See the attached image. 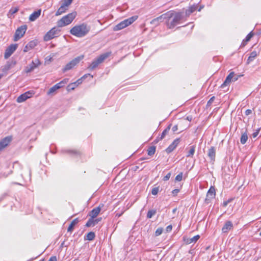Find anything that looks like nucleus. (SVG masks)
<instances>
[{
	"mask_svg": "<svg viewBox=\"0 0 261 261\" xmlns=\"http://www.w3.org/2000/svg\"><path fill=\"white\" fill-rule=\"evenodd\" d=\"M168 14L167 13L164 14L156 18L153 19L150 22L151 24H155V21H162L163 19H167Z\"/></svg>",
	"mask_w": 261,
	"mask_h": 261,
	"instance_id": "aec40b11",
	"label": "nucleus"
},
{
	"mask_svg": "<svg viewBox=\"0 0 261 261\" xmlns=\"http://www.w3.org/2000/svg\"><path fill=\"white\" fill-rule=\"evenodd\" d=\"M16 64V62L15 61H8L6 64L3 67V71L6 72L14 67Z\"/></svg>",
	"mask_w": 261,
	"mask_h": 261,
	"instance_id": "ddd939ff",
	"label": "nucleus"
},
{
	"mask_svg": "<svg viewBox=\"0 0 261 261\" xmlns=\"http://www.w3.org/2000/svg\"><path fill=\"white\" fill-rule=\"evenodd\" d=\"M259 231H260L259 236H261V227H260V228L259 229Z\"/></svg>",
	"mask_w": 261,
	"mask_h": 261,
	"instance_id": "69168bd1",
	"label": "nucleus"
},
{
	"mask_svg": "<svg viewBox=\"0 0 261 261\" xmlns=\"http://www.w3.org/2000/svg\"><path fill=\"white\" fill-rule=\"evenodd\" d=\"M207 155L212 161L215 160L216 156V149L214 147H211L208 151Z\"/></svg>",
	"mask_w": 261,
	"mask_h": 261,
	"instance_id": "6ab92c4d",
	"label": "nucleus"
},
{
	"mask_svg": "<svg viewBox=\"0 0 261 261\" xmlns=\"http://www.w3.org/2000/svg\"><path fill=\"white\" fill-rule=\"evenodd\" d=\"M159 21H155V24H153L156 26V25H159Z\"/></svg>",
	"mask_w": 261,
	"mask_h": 261,
	"instance_id": "0e129e2a",
	"label": "nucleus"
},
{
	"mask_svg": "<svg viewBox=\"0 0 261 261\" xmlns=\"http://www.w3.org/2000/svg\"><path fill=\"white\" fill-rule=\"evenodd\" d=\"M84 55H81L73 59L66 65V66L63 69V72H65L72 69L74 67L77 65L80 62L84 59Z\"/></svg>",
	"mask_w": 261,
	"mask_h": 261,
	"instance_id": "39448f33",
	"label": "nucleus"
},
{
	"mask_svg": "<svg viewBox=\"0 0 261 261\" xmlns=\"http://www.w3.org/2000/svg\"><path fill=\"white\" fill-rule=\"evenodd\" d=\"M38 41L37 40H32L30 41L27 45L31 49L34 48L38 44Z\"/></svg>",
	"mask_w": 261,
	"mask_h": 261,
	"instance_id": "c756f323",
	"label": "nucleus"
},
{
	"mask_svg": "<svg viewBox=\"0 0 261 261\" xmlns=\"http://www.w3.org/2000/svg\"><path fill=\"white\" fill-rule=\"evenodd\" d=\"M260 128H257V129L255 130V131L252 134V137L253 138H255L257 136V135H258L259 134V132L260 131Z\"/></svg>",
	"mask_w": 261,
	"mask_h": 261,
	"instance_id": "c03bdc74",
	"label": "nucleus"
},
{
	"mask_svg": "<svg viewBox=\"0 0 261 261\" xmlns=\"http://www.w3.org/2000/svg\"><path fill=\"white\" fill-rule=\"evenodd\" d=\"M48 261H57V257L56 256H51L49 259L48 260Z\"/></svg>",
	"mask_w": 261,
	"mask_h": 261,
	"instance_id": "5fc2aeb1",
	"label": "nucleus"
},
{
	"mask_svg": "<svg viewBox=\"0 0 261 261\" xmlns=\"http://www.w3.org/2000/svg\"><path fill=\"white\" fill-rule=\"evenodd\" d=\"M12 140L11 136H8L2 139L0 141V151L2 150L7 147Z\"/></svg>",
	"mask_w": 261,
	"mask_h": 261,
	"instance_id": "9b49d317",
	"label": "nucleus"
},
{
	"mask_svg": "<svg viewBox=\"0 0 261 261\" xmlns=\"http://www.w3.org/2000/svg\"><path fill=\"white\" fill-rule=\"evenodd\" d=\"M30 50H31V48H29V47L28 46V45L27 44L25 47H24V49H23V51L24 52H28V51H29Z\"/></svg>",
	"mask_w": 261,
	"mask_h": 261,
	"instance_id": "8fccbe9b",
	"label": "nucleus"
},
{
	"mask_svg": "<svg viewBox=\"0 0 261 261\" xmlns=\"http://www.w3.org/2000/svg\"><path fill=\"white\" fill-rule=\"evenodd\" d=\"M247 140H248V135L247 134V133L245 132L244 133L242 134V135L241 136L240 142L242 144H244L246 143Z\"/></svg>",
	"mask_w": 261,
	"mask_h": 261,
	"instance_id": "c85d7f7f",
	"label": "nucleus"
},
{
	"mask_svg": "<svg viewBox=\"0 0 261 261\" xmlns=\"http://www.w3.org/2000/svg\"><path fill=\"white\" fill-rule=\"evenodd\" d=\"M58 89H59L58 86L54 85L53 87H52L49 89V90L47 92V94L51 95Z\"/></svg>",
	"mask_w": 261,
	"mask_h": 261,
	"instance_id": "473e14b6",
	"label": "nucleus"
},
{
	"mask_svg": "<svg viewBox=\"0 0 261 261\" xmlns=\"http://www.w3.org/2000/svg\"><path fill=\"white\" fill-rule=\"evenodd\" d=\"M95 237V233L93 232H90L87 234L86 239L89 241L93 240Z\"/></svg>",
	"mask_w": 261,
	"mask_h": 261,
	"instance_id": "2f4dec72",
	"label": "nucleus"
},
{
	"mask_svg": "<svg viewBox=\"0 0 261 261\" xmlns=\"http://www.w3.org/2000/svg\"><path fill=\"white\" fill-rule=\"evenodd\" d=\"M156 211L155 210H149L147 214V217L148 218H151L156 214Z\"/></svg>",
	"mask_w": 261,
	"mask_h": 261,
	"instance_id": "72a5a7b5",
	"label": "nucleus"
},
{
	"mask_svg": "<svg viewBox=\"0 0 261 261\" xmlns=\"http://www.w3.org/2000/svg\"><path fill=\"white\" fill-rule=\"evenodd\" d=\"M177 129H178V126L176 125L173 126V127L172 128L173 132H176L177 130Z\"/></svg>",
	"mask_w": 261,
	"mask_h": 261,
	"instance_id": "052dcab7",
	"label": "nucleus"
},
{
	"mask_svg": "<svg viewBox=\"0 0 261 261\" xmlns=\"http://www.w3.org/2000/svg\"><path fill=\"white\" fill-rule=\"evenodd\" d=\"M163 229L162 227L158 228L155 232V236H159L161 235L163 232Z\"/></svg>",
	"mask_w": 261,
	"mask_h": 261,
	"instance_id": "ea45409f",
	"label": "nucleus"
},
{
	"mask_svg": "<svg viewBox=\"0 0 261 261\" xmlns=\"http://www.w3.org/2000/svg\"><path fill=\"white\" fill-rule=\"evenodd\" d=\"M19 9L18 7H12L9 11L8 13V16L9 18H11L12 16L18 12Z\"/></svg>",
	"mask_w": 261,
	"mask_h": 261,
	"instance_id": "393cba45",
	"label": "nucleus"
},
{
	"mask_svg": "<svg viewBox=\"0 0 261 261\" xmlns=\"http://www.w3.org/2000/svg\"><path fill=\"white\" fill-rule=\"evenodd\" d=\"M187 119L189 120V119H190V118L187 117Z\"/></svg>",
	"mask_w": 261,
	"mask_h": 261,
	"instance_id": "774afa93",
	"label": "nucleus"
},
{
	"mask_svg": "<svg viewBox=\"0 0 261 261\" xmlns=\"http://www.w3.org/2000/svg\"><path fill=\"white\" fill-rule=\"evenodd\" d=\"M216 195L215 189L214 187L211 186L209 189L207 194L206 198H205V201H209L212 199H213Z\"/></svg>",
	"mask_w": 261,
	"mask_h": 261,
	"instance_id": "f8f14e48",
	"label": "nucleus"
},
{
	"mask_svg": "<svg viewBox=\"0 0 261 261\" xmlns=\"http://www.w3.org/2000/svg\"><path fill=\"white\" fill-rule=\"evenodd\" d=\"M68 81V79H64L63 80H62V81H61V84H62L63 86L66 84Z\"/></svg>",
	"mask_w": 261,
	"mask_h": 261,
	"instance_id": "603ef678",
	"label": "nucleus"
},
{
	"mask_svg": "<svg viewBox=\"0 0 261 261\" xmlns=\"http://www.w3.org/2000/svg\"><path fill=\"white\" fill-rule=\"evenodd\" d=\"M100 208L99 206L93 208L90 213V216L92 218H95L97 217V216L99 214L100 212Z\"/></svg>",
	"mask_w": 261,
	"mask_h": 261,
	"instance_id": "412c9836",
	"label": "nucleus"
},
{
	"mask_svg": "<svg viewBox=\"0 0 261 261\" xmlns=\"http://www.w3.org/2000/svg\"><path fill=\"white\" fill-rule=\"evenodd\" d=\"M180 141L179 139H176L170 144L168 147L166 149L167 153L171 152L177 146Z\"/></svg>",
	"mask_w": 261,
	"mask_h": 261,
	"instance_id": "4468645a",
	"label": "nucleus"
},
{
	"mask_svg": "<svg viewBox=\"0 0 261 261\" xmlns=\"http://www.w3.org/2000/svg\"><path fill=\"white\" fill-rule=\"evenodd\" d=\"M41 12V9L38 10L37 11L34 12L30 15L29 17V20L31 21H34L35 20H36L40 16Z\"/></svg>",
	"mask_w": 261,
	"mask_h": 261,
	"instance_id": "f3484780",
	"label": "nucleus"
},
{
	"mask_svg": "<svg viewBox=\"0 0 261 261\" xmlns=\"http://www.w3.org/2000/svg\"><path fill=\"white\" fill-rule=\"evenodd\" d=\"M199 238L200 236L199 235H196L191 238L187 239L186 241L185 240V241L188 244H190L193 243H195L199 240Z\"/></svg>",
	"mask_w": 261,
	"mask_h": 261,
	"instance_id": "5701e85b",
	"label": "nucleus"
},
{
	"mask_svg": "<svg viewBox=\"0 0 261 261\" xmlns=\"http://www.w3.org/2000/svg\"><path fill=\"white\" fill-rule=\"evenodd\" d=\"M252 113V111L251 110H247L246 111H245V114L246 115H249V114H250L251 113Z\"/></svg>",
	"mask_w": 261,
	"mask_h": 261,
	"instance_id": "4d7b16f0",
	"label": "nucleus"
},
{
	"mask_svg": "<svg viewBox=\"0 0 261 261\" xmlns=\"http://www.w3.org/2000/svg\"><path fill=\"white\" fill-rule=\"evenodd\" d=\"M195 146H190L189 148V150L188 151V153L187 155V156L192 158L195 153Z\"/></svg>",
	"mask_w": 261,
	"mask_h": 261,
	"instance_id": "cd10ccee",
	"label": "nucleus"
},
{
	"mask_svg": "<svg viewBox=\"0 0 261 261\" xmlns=\"http://www.w3.org/2000/svg\"><path fill=\"white\" fill-rule=\"evenodd\" d=\"M76 87H77L76 83L74 82L73 83H71V84H70L69 85H68V86H67V90L68 91L73 90Z\"/></svg>",
	"mask_w": 261,
	"mask_h": 261,
	"instance_id": "f704fd0d",
	"label": "nucleus"
},
{
	"mask_svg": "<svg viewBox=\"0 0 261 261\" xmlns=\"http://www.w3.org/2000/svg\"><path fill=\"white\" fill-rule=\"evenodd\" d=\"M196 10V7L193 6L189 8V10L186 11V14L190 15L191 13H193Z\"/></svg>",
	"mask_w": 261,
	"mask_h": 261,
	"instance_id": "58836bf2",
	"label": "nucleus"
},
{
	"mask_svg": "<svg viewBox=\"0 0 261 261\" xmlns=\"http://www.w3.org/2000/svg\"><path fill=\"white\" fill-rule=\"evenodd\" d=\"M60 31L58 30L56 28H52L47 32L44 36L43 39L45 41H48L55 37H57Z\"/></svg>",
	"mask_w": 261,
	"mask_h": 261,
	"instance_id": "0eeeda50",
	"label": "nucleus"
},
{
	"mask_svg": "<svg viewBox=\"0 0 261 261\" xmlns=\"http://www.w3.org/2000/svg\"><path fill=\"white\" fill-rule=\"evenodd\" d=\"M179 192V189H174L172 191V193L173 195V196H176Z\"/></svg>",
	"mask_w": 261,
	"mask_h": 261,
	"instance_id": "de8ad7c7",
	"label": "nucleus"
},
{
	"mask_svg": "<svg viewBox=\"0 0 261 261\" xmlns=\"http://www.w3.org/2000/svg\"><path fill=\"white\" fill-rule=\"evenodd\" d=\"M82 81H83V79L81 78V79H79V80H77L74 83H76V85H77V86L78 85H79L80 84H81L82 83Z\"/></svg>",
	"mask_w": 261,
	"mask_h": 261,
	"instance_id": "3c124183",
	"label": "nucleus"
},
{
	"mask_svg": "<svg viewBox=\"0 0 261 261\" xmlns=\"http://www.w3.org/2000/svg\"><path fill=\"white\" fill-rule=\"evenodd\" d=\"M170 126H168L162 133L161 139H163L170 130Z\"/></svg>",
	"mask_w": 261,
	"mask_h": 261,
	"instance_id": "4c0bfd02",
	"label": "nucleus"
},
{
	"mask_svg": "<svg viewBox=\"0 0 261 261\" xmlns=\"http://www.w3.org/2000/svg\"><path fill=\"white\" fill-rule=\"evenodd\" d=\"M111 54V52H107L100 55L97 58L95 59L88 66V69L93 70L96 68L100 64L102 63L105 60L108 58Z\"/></svg>",
	"mask_w": 261,
	"mask_h": 261,
	"instance_id": "20e7f679",
	"label": "nucleus"
},
{
	"mask_svg": "<svg viewBox=\"0 0 261 261\" xmlns=\"http://www.w3.org/2000/svg\"><path fill=\"white\" fill-rule=\"evenodd\" d=\"M257 56V53L255 51H253L251 53L249 57H248L247 59V63H249L250 62H252Z\"/></svg>",
	"mask_w": 261,
	"mask_h": 261,
	"instance_id": "bb28decb",
	"label": "nucleus"
},
{
	"mask_svg": "<svg viewBox=\"0 0 261 261\" xmlns=\"http://www.w3.org/2000/svg\"><path fill=\"white\" fill-rule=\"evenodd\" d=\"M182 172H180L179 174H178L175 177V180L180 181L182 180Z\"/></svg>",
	"mask_w": 261,
	"mask_h": 261,
	"instance_id": "79ce46f5",
	"label": "nucleus"
},
{
	"mask_svg": "<svg viewBox=\"0 0 261 261\" xmlns=\"http://www.w3.org/2000/svg\"><path fill=\"white\" fill-rule=\"evenodd\" d=\"M126 28L124 24V23L123 22V21H121L119 23H118V24L116 25L113 30L114 31H119L120 30H122L124 28Z\"/></svg>",
	"mask_w": 261,
	"mask_h": 261,
	"instance_id": "a878e982",
	"label": "nucleus"
},
{
	"mask_svg": "<svg viewBox=\"0 0 261 261\" xmlns=\"http://www.w3.org/2000/svg\"><path fill=\"white\" fill-rule=\"evenodd\" d=\"M88 76H91V77L92 78L93 77V75H91L90 74H85L84 75H83L81 78H82L83 79H86Z\"/></svg>",
	"mask_w": 261,
	"mask_h": 261,
	"instance_id": "6e6d98bb",
	"label": "nucleus"
},
{
	"mask_svg": "<svg viewBox=\"0 0 261 261\" xmlns=\"http://www.w3.org/2000/svg\"><path fill=\"white\" fill-rule=\"evenodd\" d=\"M90 27L85 23L76 25L70 30V33L77 37L85 36L90 31Z\"/></svg>",
	"mask_w": 261,
	"mask_h": 261,
	"instance_id": "f257e3e1",
	"label": "nucleus"
},
{
	"mask_svg": "<svg viewBox=\"0 0 261 261\" xmlns=\"http://www.w3.org/2000/svg\"><path fill=\"white\" fill-rule=\"evenodd\" d=\"M167 14V25L169 29L173 28L183 18V14L181 12H168Z\"/></svg>",
	"mask_w": 261,
	"mask_h": 261,
	"instance_id": "f03ea898",
	"label": "nucleus"
},
{
	"mask_svg": "<svg viewBox=\"0 0 261 261\" xmlns=\"http://www.w3.org/2000/svg\"><path fill=\"white\" fill-rule=\"evenodd\" d=\"M55 86H57L58 87V89H60V88H61L63 86V85L62 84H61V82H59V83H57V84H56Z\"/></svg>",
	"mask_w": 261,
	"mask_h": 261,
	"instance_id": "bf43d9fd",
	"label": "nucleus"
},
{
	"mask_svg": "<svg viewBox=\"0 0 261 261\" xmlns=\"http://www.w3.org/2000/svg\"><path fill=\"white\" fill-rule=\"evenodd\" d=\"M101 220V218H98V219H94L93 218V221H94V225H96V224H97L98 223L99 221H100Z\"/></svg>",
	"mask_w": 261,
	"mask_h": 261,
	"instance_id": "864d4df0",
	"label": "nucleus"
},
{
	"mask_svg": "<svg viewBox=\"0 0 261 261\" xmlns=\"http://www.w3.org/2000/svg\"><path fill=\"white\" fill-rule=\"evenodd\" d=\"M79 222V220L77 218H76L75 219H74L70 223V224L69 225L68 229H67V231L68 232H72L73 229V228L74 227V226L77 224V223Z\"/></svg>",
	"mask_w": 261,
	"mask_h": 261,
	"instance_id": "b1692460",
	"label": "nucleus"
},
{
	"mask_svg": "<svg viewBox=\"0 0 261 261\" xmlns=\"http://www.w3.org/2000/svg\"><path fill=\"white\" fill-rule=\"evenodd\" d=\"M76 15V12H72L63 16L57 21L58 27L62 28L70 24L75 18Z\"/></svg>",
	"mask_w": 261,
	"mask_h": 261,
	"instance_id": "7ed1b4c3",
	"label": "nucleus"
},
{
	"mask_svg": "<svg viewBox=\"0 0 261 261\" xmlns=\"http://www.w3.org/2000/svg\"><path fill=\"white\" fill-rule=\"evenodd\" d=\"M172 229V226L171 225H168L166 228V230L167 232H170L171 231Z\"/></svg>",
	"mask_w": 261,
	"mask_h": 261,
	"instance_id": "09e8293b",
	"label": "nucleus"
},
{
	"mask_svg": "<svg viewBox=\"0 0 261 261\" xmlns=\"http://www.w3.org/2000/svg\"><path fill=\"white\" fill-rule=\"evenodd\" d=\"M233 80H232V81L234 82L238 80V75H234V77L233 78Z\"/></svg>",
	"mask_w": 261,
	"mask_h": 261,
	"instance_id": "680f3d73",
	"label": "nucleus"
},
{
	"mask_svg": "<svg viewBox=\"0 0 261 261\" xmlns=\"http://www.w3.org/2000/svg\"><path fill=\"white\" fill-rule=\"evenodd\" d=\"M155 151V147L154 146H150L147 150L148 154L152 155L154 154Z\"/></svg>",
	"mask_w": 261,
	"mask_h": 261,
	"instance_id": "7c9ffc66",
	"label": "nucleus"
},
{
	"mask_svg": "<svg viewBox=\"0 0 261 261\" xmlns=\"http://www.w3.org/2000/svg\"><path fill=\"white\" fill-rule=\"evenodd\" d=\"M94 225L93 218H92L89 219L85 225L86 227L93 226Z\"/></svg>",
	"mask_w": 261,
	"mask_h": 261,
	"instance_id": "c9c22d12",
	"label": "nucleus"
},
{
	"mask_svg": "<svg viewBox=\"0 0 261 261\" xmlns=\"http://www.w3.org/2000/svg\"><path fill=\"white\" fill-rule=\"evenodd\" d=\"M187 119L189 120V119H190V118L187 117Z\"/></svg>",
	"mask_w": 261,
	"mask_h": 261,
	"instance_id": "338daca9",
	"label": "nucleus"
},
{
	"mask_svg": "<svg viewBox=\"0 0 261 261\" xmlns=\"http://www.w3.org/2000/svg\"><path fill=\"white\" fill-rule=\"evenodd\" d=\"M253 36V33L252 32H250V33H249L247 36L245 38V39L244 40V41H246V42H248L249 41L250 39L251 38V37Z\"/></svg>",
	"mask_w": 261,
	"mask_h": 261,
	"instance_id": "a19ab883",
	"label": "nucleus"
},
{
	"mask_svg": "<svg viewBox=\"0 0 261 261\" xmlns=\"http://www.w3.org/2000/svg\"><path fill=\"white\" fill-rule=\"evenodd\" d=\"M159 191V187L154 188L152 189L151 194L153 195H156L158 193Z\"/></svg>",
	"mask_w": 261,
	"mask_h": 261,
	"instance_id": "37998d69",
	"label": "nucleus"
},
{
	"mask_svg": "<svg viewBox=\"0 0 261 261\" xmlns=\"http://www.w3.org/2000/svg\"><path fill=\"white\" fill-rule=\"evenodd\" d=\"M33 94L34 93L31 91H27L19 96L17 97L16 101L18 103L23 102L28 98H31L33 96Z\"/></svg>",
	"mask_w": 261,
	"mask_h": 261,
	"instance_id": "1a4fd4ad",
	"label": "nucleus"
},
{
	"mask_svg": "<svg viewBox=\"0 0 261 261\" xmlns=\"http://www.w3.org/2000/svg\"><path fill=\"white\" fill-rule=\"evenodd\" d=\"M170 176H171V173H168L164 177V180L165 181H166V180H168L169 179L170 177Z\"/></svg>",
	"mask_w": 261,
	"mask_h": 261,
	"instance_id": "49530a36",
	"label": "nucleus"
},
{
	"mask_svg": "<svg viewBox=\"0 0 261 261\" xmlns=\"http://www.w3.org/2000/svg\"><path fill=\"white\" fill-rule=\"evenodd\" d=\"M27 29V26L26 25H21L19 27L15 32L14 41H17L20 39L24 35Z\"/></svg>",
	"mask_w": 261,
	"mask_h": 261,
	"instance_id": "6e6552de",
	"label": "nucleus"
},
{
	"mask_svg": "<svg viewBox=\"0 0 261 261\" xmlns=\"http://www.w3.org/2000/svg\"><path fill=\"white\" fill-rule=\"evenodd\" d=\"M137 18H138V16L135 15L131 17H129L127 19H126L122 21L124 23L125 27H126L130 25L134 21H135L137 19Z\"/></svg>",
	"mask_w": 261,
	"mask_h": 261,
	"instance_id": "dca6fc26",
	"label": "nucleus"
},
{
	"mask_svg": "<svg viewBox=\"0 0 261 261\" xmlns=\"http://www.w3.org/2000/svg\"><path fill=\"white\" fill-rule=\"evenodd\" d=\"M234 75V73L233 72H230L226 77L225 81L224 83L221 85V87L224 88L225 86H227L230 83L231 81H232V80Z\"/></svg>",
	"mask_w": 261,
	"mask_h": 261,
	"instance_id": "2eb2a0df",
	"label": "nucleus"
},
{
	"mask_svg": "<svg viewBox=\"0 0 261 261\" xmlns=\"http://www.w3.org/2000/svg\"><path fill=\"white\" fill-rule=\"evenodd\" d=\"M227 204H228V202L227 201L224 202V203H223V205L225 206H226L227 205Z\"/></svg>",
	"mask_w": 261,
	"mask_h": 261,
	"instance_id": "e2e57ef3",
	"label": "nucleus"
},
{
	"mask_svg": "<svg viewBox=\"0 0 261 261\" xmlns=\"http://www.w3.org/2000/svg\"><path fill=\"white\" fill-rule=\"evenodd\" d=\"M68 9V8L64 6L62 4L61 7L58 9L55 15L56 16H59L63 14V13L65 12Z\"/></svg>",
	"mask_w": 261,
	"mask_h": 261,
	"instance_id": "4be33fe9",
	"label": "nucleus"
},
{
	"mask_svg": "<svg viewBox=\"0 0 261 261\" xmlns=\"http://www.w3.org/2000/svg\"><path fill=\"white\" fill-rule=\"evenodd\" d=\"M17 47V44L10 45L5 50L4 57L5 59L9 58L12 54L16 50Z\"/></svg>",
	"mask_w": 261,
	"mask_h": 261,
	"instance_id": "9d476101",
	"label": "nucleus"
},
{
	"mask_svg": "<svg viewBox=\"0 0 261 261\" xmlns=\"http://www.w3.org/2000/svg\"><path fill=\"white\" fill-rule=\"evenodd\" d=\"M232 223L231 221H228L226 222L223 227L222 228V231L223 233L227 232V231L230 230L232 228Z\"/></svg>",
	"mask_w": 261,
	"mask_h": 261,
	"instance_id": "a211bd4d",
	"label": "nucleus"
},
{
	"mask_svg": "<svg viewBox=\"0 0 261 261\" xmlns=\"http://www.w3.org/2000/svg\"><path fill=\"white\" fill-rule=\"evenodd\" d=\"M214 99H215V97L214 96L212 97L210 99V100L207 101L206 106L207 107L210 106L211 105V104L213 103V102L214 101Z\"/></svg>",
	"mask_w": 261,
	"mask_h": 261,
	"instance_id": "a18cd8bd",
	"label": "nucleus"
},
{
	"mask_svg": "<svg viewBox=\"0 0 261 261\" xmlns=\"http://www.w3.org/2000/svg\"><path fill=\"white\" fill-rule=\"evenodd\" d=\"M46 60L49 61V62H51L53 60V57L49 56L46 58Z\"/></svg>",
	"mask_w": 261,
	"mask_h": 261,
	"instance_id": "13d9d810",
	"label": "nucleus"
},
{
	"mask_svg": "<svg viewBox=\"0 0 261 261\" xmlns=\"http://www.w3.org/2000/svg\"><path fill=\"white\" fill-rule=\"evenodd\" d=\"M41 64V62L39 59L36 58L33 60L30 64L25 67L24 72L26 73H31L35 69L38 68Z\"/></svg>",
	"mask_w": 261,
	"mask_h": 261,
	"instance_id": "423d86ee",
	"label": "nucleus"
},
{
	"mask_svg": "<svg viewBox=\"0 0 261 261\" xmlns=\"http://www.w3.org/2000/svg\"><path fill=\"white\" fill-rule=\"evenodd\" d=\"M73 0H63L62 5L68 8L69 6L72 3Z\"/></svg>",
	"mask_w": 261,
	"mask_h": 261,
	"instance_id": "e433bc0d",
	"label": "nucleus"
}]
</instances>
